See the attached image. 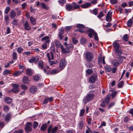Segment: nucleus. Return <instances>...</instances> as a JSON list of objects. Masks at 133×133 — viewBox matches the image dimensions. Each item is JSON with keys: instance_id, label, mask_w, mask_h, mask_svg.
<instances>
[{"instance_id": "48", "label": "nucleus", "mask_w": 133, "mask_h": 133, "mask_svg": "<svg viewBox=\"0 0 133 133\" xmlns=\"http://www.w3.org/2000/svg\"><path fill=\"white\" fill-rule=\"evenodd\" d=\"M62 52L64 53H69V50L68 49H64L63 50H62Z\"/></svg>"}, {"instance_id": "14", "label": "nucleus", "mask_w": 133, "mask_h": 133, "mask_svg": "<svg viewBox=\"0 0 133 133\" xmlns=\"http://www.w3.org/2000/svg\"><path fill=\"white\" fill-rule=\"evenodd\" d=\"M119 41H115L113 43V44L115 49H117L119 48V45L118 43Z\"/></svg>"}, {"instance_id": "60", "label": "nucleus", "mask_w": 133, "mask_h": 133, "mask_svg": "<svg viewBox=\"0 0 133 133\" xmlns=\"http://www.w3.org/2000/svg\"><path fill=\"white\" fill-rule=\"evenodd\" d=\"M10 33V28L8 27L7 29V31L6 32V34H9Z\"/></svg>"}, {"instance_id": "8", "label": "nucleus", "mask_w": 133, "mask_h": 133, "mask_svg": "<svg viewBox=\"0 0 133 133\" xmlns=\"http://www.w3.org/2000/svg\"><path fill=\"white\" fill-rule=\"evenodd\" d=\"M97 76L96 74L93 75L89 78V82L90 83H94L97 80Z\"/></svg>"}, {"instance_id": "42", "label": "nucleus", "mask_w": 133, "mask_h": 133, "mask_svg": "<svg viewBox=\"0 0 133 133\" xmlns=\"http://www.w3.org/2000/svg\"><path fill=\"white\" fill-rule=\"evenodd\" d=\"M123 85V81H121L118 84V86L119 88H122Z\"/></svg>"}, {"instance_id": "24", "label": "nucleus", "mask_w": 133, "mask_h": 133, "mask_svg": "<svg viewBox=\"0 0 133 133\" xmlns=\"http://www.w3.org/2000/svg\"><path fill=\"white\" fill-rule=\"evenodd\" d=\"M17 52L19 54L22 53L23 51V49L21 47H19L16 48Z\"/></svg>"}, {"instance_id": "23", "label": "nucleus", "mask_w": 133, "mask_h": 133, "mask_svg": "<svg viewBox=\"0 0 133 133\" xmlns=\"http://www.w3.org/2000/svg\"><path fill=\"white\" fill-rule=\"evenodd\" d=\"M94 95L92 94H90L88 95L86 97L87 98L88 100L89 101L92 100L94 97Z\"/></svg>"}, {"instance_id": "11", "label": "nucleus", "mask_w": 133, "mask_h": 133, "mask_svg": "<svg viewBox=\"0 0 133 133\" xmlns=\"http://www.w3.org/2000/svg\"><path fill=\"white\" fill-rule=\"evenodd\" d=\"M12 101V99L8 97H5L4 98V101L7 104H10Z\"/></svg>"}, {"instance_id": "46", "label": "nucleus", "mask_w": 133, "mask_h": 133, "mask_svg": "<svg viewBox=\"0 0 133 133\" xmlns=\"http://www.w3.org/2000/svg\"><path fill=\"white\" fill-rule=\"evenodd\" d=\"M66 2V0H59V3L61 5L65 3Z\"/></svg>"}, {"instance_id": "62", "label": "nucleus", "mask_w": 133, "mask_h": 133, "mask_svg": "<svg viewBox=\"0 0 133 133\" xmlns=\"http://www.w3.org/2000/svg\"><path fill=\"white\" fill-rule=\"evenodd\" d=\"M4 123L2 122H0V129L1 130L4 126Z\"/></svg>"}, {"instance_id": "34", "label": "nucleus", "mask_w": 133, "mask_h": 133, "mask_svg": "<svg viewBox=\"0 0 133 133\" xmlns=\"http://www.w3.org/2000/svg\"><path fill=\"white\" fill-rule=\"evenodd\" d=\"M11 117V115L9 114H7L5 117V121H8L10 119Z\"/></svg>"}, {"instance_id": "50", "label": "nucleus", "mask_w": 133, "mask_h": 133, "mask_svg": "<svg viewBox=\"0 0 133 133\" xmlns=\"http://www.w3.org/2000/svg\"><path fill=\"white\" fill-rule=\"evenodd\" d=\"M38 125V123L36 121H34V124L33 125L34 128L35 129L37 127Z\"/></svg>"}, {"instance_id": "21", "label": "nucleus", "mask_w": 133, "mask_h": 133, "mask_svg": "<svg viewBox=\"0 0 133 133\" xmlns=\"http://www.w3.org/2000/svg\"><path fill=\"white\" fill-rule=\"evenodd\" d=\"M30 20L31 24L33 25H35L36 22V19L32 17H30Z\"/></svg>"}, {"instance_id": "19", "label": "nucleus", "mask_w": 133, "mask_h": 133, "mask_svg": "<svg viewBox=\"0 0 133 133\" xmlns=\"http://www.w3.org/2000/svg\"><path fill=\"white\" fill-rule=\"evenodd\" d=\"M16 15V12L14 10H12L10 12V16L12 18H14Z\"/></svg>"}, {"instance_id": "49", "label": "nucleus", "mask_w": 133, "mask_h": 133, "mask_svg": "<svg viewBox=\"0 0 133 133\" xmlns=\"http://www.w3.org/2000/svg\"><path fill=\"white\" fill-rule=\"evenodd\" d=\"M89 101L88 100L86 96L84 97L83 99V102L85 103H87L89 102Z\"/></svg>"}, {"instance_id": "63", "label": "nucleus", "mask_w": 133, "mask_h": 133, "mask_svg": "<svg viewBox=\"0 0 133 133\" xmlns=\"http://www.w3.org/2000/svg\"><path fill=\"white\" fill-rule=\"evenodd\" d=\"M71 26H67L66 27V30L67 31H69L71 28Z\"/></svg>"}, {"instance_id": "61", "label": "nucleus", "mask_w": 133, "mask_h": 133, "mask_svg": "<svg viewBox=\"0 0 133 133\" xmlns=\"http://www.w3.org/2000/svg\"><path fill=\"white\" fill-rule=\"evenodd\" d=\"M93 14L96 15L98 14L97 10L96 9H95L93 10Z\"/></svg>"}, {"instance_id": "30", "label": "nucleus", "mask_w": 133, "mask_h": 133, "mask_svg": "<svg viewBox=\"0 0 133 133\" xmlns=\"http://www.w3.org/2000/svg\"><path fill=\"white\" fill-rule=\"evenodd\" d=\"M9 107L7 105H5L3 107V110L5 112H8L9 110Z\"/></svg>"}, {"instance_id": "20", "label": "nucleus", "mask_w": 133, "mask_h": 133, "mask_svg": "<svg viewBox=\"0 0 133 133\" xmlns=\"http://www.w3.org/2000/svg\"><path fill=\"white\" fill-rule=\"evenodd\" d=\"M40 4L41 6H40V7H42L43 9H49V7L44 3H41Z\"/></svg>"}, {"instance_id": "39", "label": "nucleus", "mask_w": 133, "mask_h": 133, "mask_svg": "<svg viewBox=\"0 0 133 133\" xmlns=\"http://www.w3.org/2000/svg\"><path fill=\"white\" fill-rule=\"evenodd\" d=\"M110 97L109 95H108L106 98L105 101L107 104L110 101Z\"/></svg>"}, {"instance_id": "1", "label": "nucleus", "mask_w": 133, "mask_h": 133, "mask_svg": "<svg viewBox=\"0 0 133 133\" xmlns=\"http://www.w3.org/2000/svg\"><path fill=\"white\" fill-rule=\"evenodd\" d=\"M32 125V123H31L28 122L26 125L25 128V130L26 133H28V132L30 131L31 130V127ZM14 133H23V131L22 130H20L18 131H15Z\"/></svg>"}, {"instance_id": "40", "label": "nucleus", "mask_w": 133, "mask_h": 133, "mask_svg": "<svg viewBox=\"0 0 133 133\" xmlns=\"http://www.w3.org/2000/svg\"><path fill=\"white\" fill-rule=\"evenodd\" d=\"M105 69L107 72H109L111 70V69L110 67L109 66H105Z\"/></svg>"}, {"instance_id": "28", "label": "nucleus", "mask_w": 133, "mask_h": 133, "mask_svg": "<svg viewBox=\"0 0 133 133\" xmlns=\"http://www.w3.org/2000/svg\"><path fill=\"white\" fill-rule=\"evenodd\" d=\"M22 73V72L20 71H17L14 73L13 74V75L14 76H17L19 75Z\"/></svg>"}, {"instance_id": "47", "label": "nucleus", "mask_w": 133, "mask_h": 133, "mask_svg": "<svg viewBox=\"0 0 133 133\" xmlns=\"http://www.w3.org/2000/svg\"><path fill=\"white\" fill-rule=\"evenodd\" d=\"M10 10V8L9 6L7 7L5 10V12L6 14H8Z\"/></svg>"}, {"instance_id": "4", "label": "nucleus", "mask_w": 133, "mask_h": 133, "mask_svg": "<svg viewBox=\"0 0 133 133\" xmlns=\"http://www.w3.org/2000/svg\"><path fill=\"white\" fill-rule=\"evenodd\" d=\"M47 57L48 58L49 60V63L50 65L51 66L55 63L53 61H50L51 59L53 60L54 59V57L53 54H52V52L49 53H48L46 55Z\"/></svg>"}, {"instance_id": "58", "label": "nucleus", "mask_w": 133, "mask_h": 133, "mask_svg": "<svg viewBox=\"0 0 133 133\" xmlns=\"http://www.w3.org/2000/svg\"><path fill=\"white\" fill-rule=\"evenodd\" d=\"M104 16L102 12H100L99 15L97 16L98 17L100 18L103 17Z\"/></svg>"}, {"instance_id": "9", "label": "nucleus", "mask_w": 133, "mask_h": 133, "mask_svg": "<svg viewBox=\"0 0 133 133\" xmlns=\"http://www.w3.org/2000/svg\"><path fill=\"white\" fill-rule=\"evenodd\" d=\"M38 59L39 58L37 56L32 57L30 58L29 61L30 63H36L38 61Z\"/></svg>"}, {"instance_id": "37", "label": "nucleus", "mask_w": 133, "mask_h": 133, "mask_svg": "<svg viewBox=\"0 0 133 133\" xmlns=\"http://www.w3.org/2000/svg\"><path fill=\"white\" fill-rule=\"evenodd\" d=\"M12 57L14 60H15L17 58V54L16 52H14L12 54Z\"/></svg>"}, {"instance_id": "10", "label": "nucleus", "mask_w": 133, "mask_h": 133, "mask_svg": "<svg viewBox=\"0 0 133 133\" xmlns=\"http://www.w3.org/2000/svg\"><path fill=\"white\" fill-rule=\"evenodd\" d=\"M112 12L109 11L107 14L106 18V20L107 22L110 21L111 20V17L112 16Z\"/></svg>"}, {"instance_id": "16", "label": "nucleus", "mask_w": 133, "mask_h": 133, "mask_svg": "<svg viewBox=\"0 0 133 133\" xmlns=\"http://www.w3.org/2000/svg\"><path fill=\"white\" fill-rule=\"evenodd\" d=\"M42 40L45 41V43L46 44L49 43L50 42V40L49 39V37L48 36H46L43 37Z\"/></svg>"}, {"instance_id": "38", "label": "nucleus", "mask_w": 133, "mask_h": 133, "mask_svg": "<svg viewBox=\"0 0 133 133\" xmlns=\"http://www.w3.org/2000/svg\"><path fill=\"white\" fill-rule=\"evenodd\" d=\"M132 23V21L131 19H130L128 21L127 23V25L128 26H131Z\"/></svg>"}, {"instance_id": "64", "label": "nucleus", "mask_w": 133, "mask_h": 133, "mask_svg": "<svg viewBox=\"0 0 133 133\" xmlns=\"http://www.w3.org/2000/svg\"><path fill=\"white\" fill-rule=\"evenodd\" d=\"M49 102V99L48 98H46L45 99L43 103L44 104L47 103Z\"/></svg>"}, {"instance_id": "26", "label": "nucleus", "mask_w": 133, "mask_h": 133, "mask_svg": "<svg viewBox=\"0 0 133 133\" xmlns=\"http://www.w3.org/2000/svg\"><path fill=\"white\" fill-rule=\"evenodd\" d=\"M10 70L5 69L3 72V75H6L8 74H10Z\"/></svg>"}, {"instance_id": "51", "label": "nucleus", "mask_w": 133, "mask_h": 133, "mask_svg": "<svg viewBox=\"0 0 133 133\" xmlns=\"http://www.w3.org/2000/svg\"><path fill=\"white\" fill-rule=\"evenodd\" d=\"M117 94V92L116 91L113 92L111 94V95L112 98H114Z\"/></svg>"}, {"instance_id": "43", "label": "nucleus", "mask_w": 133, "mask_h": 133, "mask_svg": "<svg viewBox=\"0 0 133 133\" xmlns=\"http://www.w3.org/2000/svg\"><path fill=\"white\" fill-rule=\"evenodd\" d=\"M77 27L79 28H82V29H83L84 28V26L81 24H78L77 25Z\"/></svg>"}, {"instance_id": "57", "label": "nucleus", "mask_w": 133, "mask_h": 133, "mask_svg": "<svg viewBox=\"0 0 133 133\" xmlns=\"http://www.w3.org/2000/svg\"><path fill=\"white\" fill-rule=\"evenodd\" d=\"M80 6L79 5H74L73 8L74 10V9H77L79 8Z\"/></svg>"}, {"instance_id": "15", "label": "nucleus", "mask_w": 133, "mask_h": 133, "mask_svg": "<svg viewBox=\"0 0 133 133\" xmlns=\"http://www.w3.org/2000/svg\"><path fill=\"white\" fill-rule=\"evenodd\" d=\"M24 26L25 29L27 30H29L31 29V27L29 26L28 22L27 21H25L24 24Z\"/></svg>"}, {"instance_id": "59", "label": "nucleus", "mask_w": 133, "mask_h": 133, "mask_svg": "<svg viewBox=\"0 0 133 133\" xmlns=\"http://www.w3.org/2000/svg\"><path fill=\"white\" fill-rule=\"evenodd\" d=\"M115 50L116 51V52L118 54H122V52L119 50V48H118V49H115Z\"/></svg>"}, {"instance_id": "17", "label": "nucleus", "mask_w": 133, "mask_h": 133, "mask_svg": "<svg viewBox=\"0 0 133 133\" xmlns=\"http://www.w3.org/2000/svg\"><path fill=\"white\" fill-rule=\"evenodd\" d=\"M91 5L90 3H86L84 4L81 5V7L84 8H88Z\"/></svg>"}, {"instance_id": "25", "label": "nucleus", "mask_w": 133, "mask_h": 133, "mask_svg": "<svg viewBox=\"0 0 133 133\" xmlns=\"http://www.w3.org/2000/svg\"><path fill=\"white\" fill-rule=\"evenodd\" d=\"M41 78V76L39 74L33 76L34 79L36 81H37L39 80Z\"/></svg>"}, {"instance_id": "33", "label": "nucleus", "mask_w": 133, "mask_h": 133, "mask_svg": "<svg viewBox=\"0 0 133 133\" xmlns=\"http://www.w3.org/2000/svg\"><path fill=\"white\" fill-rule=\"evenodd\" d=\"M11 23L13 25H16L18 24V21L17 20L15 19L11 22Z\"/></svg>"}, {"instance_id": "41", "label": "nucleus", "mask_w": 133, "mask_h": 133, "mask_svg": "<svg viewBox=\"0 0 133 133\" xmlns=\"http://www.w3.org/2000/svg\"><path fill=\"white\" fill-rule=\"evenodd\" d=\"M115 104V103L114 102H111L109 105L108 107V109H110L111 108L114 106Z\"/></svg>"}, {"instance_id": "53", "label": "nucleus", "mask_w": 133, "mask_h": 133, "mask_svg": "<svg viewBox=\"0 0 133 133\" xmlns=\"http://www.w3.org/2000/svg\"><path fill=\"white\" fill-rule=\"evenodd\" d=\"M128 35L127 34H125L123 36V39L125 41H127L128 40Z\"/></svg>"}, {"instance_id": "12", "label": "nucleus", "mask_w": 133, "mask_h": 133, "mask_svg": "<svg viewBox=\"0 0 133 133\" xmlns=\"http://www.w3.org/2000/svg\"><path fill=\"white\" fill-rule=\"evenodd\" d=\"M23 81L24 83L27 84L29 83L30 80L28 77L24 76L23 77Z\"/></svg>"}, {"instance_id": "54", "label": "nucleus", "mask_w": 133, "mask_h": 133, "mask_svg": "<svg viewBox=\"0 0 133 133\" xmlns=\"http://www.w3.org/2000/svg\"><path fill=\"white\" fill-rule=\"evenodd\" d=\"M22 8L23 9H24L26 7L27 4L25 3H24L22 4Z\"/></svg>"}, {"instance_id": "44", "label": "nucleus", "mask_w": 133, "mask_h": 133, "mask_svg": "<svg viewBox=\"0 0 133 133\" xmlns=\"http://www.w3.org/2000/svg\"><path fill=\"white\" fill-rule=\"evenodd\" d=\"M112 63L114 66H117L119 64V63L118 62H116L115 61H112Z\"/></svg>"}, {"instance_id": "6", "label": "nucleus", "mask_w": 133, "mask_h": 133, "mask_svg": "<svg viewBox=\"0 0 133 133\" xmlns=\"http://www.w3.org/2000/svg\"><path fill=\"white\" fill-rule=\"evenodd\" d=\"M58 129L57 127H55L54 128H53L52 126L50 125L48 128V133H56V131Z\"/></svg>"}, {"instance_id": "55", "label": "nucleus", "mask_w": 133, "mask_h": 133, "mask_svg": "<svg viewBox=\"0 0 133 133\" xmlns=\"http://www.w3.org/2000/svg\"><path fill=\"white\" fill-rule=\"evenodd\" d=\"M21 87L22 89L24 90H26L27 88V87L24 84H22L21 85Z\"/></svg>"}, {"instance_id": "32", "label": "nucleus", "mask_w": 133, "mask_h": 133, "mask_svg": "<svg viewBox=\"0 0 133 133\" xmlns=\"http://www.w3.org/2000/svg\"><path fill=\"white\" fill-rule=\"evenodd\" d=\"M78 124L79 129H82L83 126V121L82 120H81L79 122Z\"/></svg>"}, {"instance_id": "29", "label": "nucleus", "mask_w": 133, "mask_h": 133, "mask_svg": "<svg viewBox=\"0 0 133 133\" xmlns=\"http://www.w3.org/2000/svg\"><path fill=\"white\" fill-rule=\"evenodd\" d=\"M47 127V124L45 123L43 124L41 127V129L42 130L44 131L45 130Z\"/></svg>"}, {"instance_id": "56", "label": "nucleus", "mask_w": 133, "mask_h": 133, "mask_svg": "<svg viewBox=\"0 0 133 133\" xmlns=\"http://www.w3.org/2000/svg\"><path fill=\"white\" fill-rule=\"evenodd\" d=\"M42 48L44 49H45L47 48V44L45 43L43 44L42 45Z\"/></svg>"}, {"instance_id": "45", "label": "nucleus", "mask_w": 133, "mask_h": 133, "mask_svg": "<svg viewBox=\"0 0 133 133\" xmlns=\"http://www.w3.org/2000/svg\"><path fill=\"white\" fill-rule=\"evenodd\" d=\"M86 41V39L84 38H82L81 39V42L82 44H84L85 43Z\"/></svg>"}, {"instance_id": "18", "label": "nucleus", "mask_w": 133, "mask_h": 133, "mask_svg": "<svg viewBox=\"0 0 133 133\" xmlns=\"http://www.w3.org/2000/svg\"><path fill=\"white\" fill-rule=\"evenodd\" d=\"M66 9L68 11L73 10V6L70 4L66 5Z\"/></svg>"}, {"instance_id": "13", "label": "nucleus", "mask_w": 133, "mask_h": 133, "mask_svg": "<svg viewBox=\"0 0 133 133\" xmlns=\"http://www.w3.org/2000/svg\"><path fill=\"white\" fill-rule=\"evenodd\" d=\"M37 89L35 86H33L31 87L30 89V92L32 94H34L37 91Z\"/></svg>"}, {"instance_id": "2", "label": "nucleus", "mask_w": 133, "mask_h": 133, "mask_svg": "<svg viewBox=\"0 0 133 133\" xmlns=\"http://www.w3.org/2000/svg\"><path fill=\"white\" fill-rule=\"evenodd\" d=\"M89 33L88 34L90 37L91 38L92 37V35L94 36L95 39V40L98 41V38L97 36V34L92 29H90L88 30Z\"/></svg>"}, {"instance_id": "22", "label": "nucleus", "mask_w": 133, "mask_h": 133, "mask_svg": "<svg viewBox=\"0 0 133 133\" xmlns=\"http://www.w3.org/2000/svg\"><path fill=\"white\" fill-rule=\"evenodd\" d=\"M60 31H59V33L60 34L59 35V37L60 38V39H63V36L61 35L62 34H63L64 32V30L62 28H61L59 30Z\"/></svg>"}, {"instance_id": "35", "label": "nucleus", "mask_w": 133, "mask_h": 133, "mask_svg": "<svg viewBox=\"0 0 133 133\" xmlns=\"http://www.w3.org/2000/svg\"><path fill=\"white\" fill-rule=\"evenodd\" d=\"M93 72L91 69H88L86 71V73L87 75H88L91 74Z\"/></svg>"}, {"instance_id": "5", "label": "nucleus", "mask_w": 133, "mask_h": 133, "mask_svg": "<svg viewBox=\"0 0 133 133\" xmlns=\"http://www.w3.org/2000/svg\"><path fill=\"white\" fill-rule=\"evenodd\" d=\"M12 88L11 91L15 93H17L19 91V86L18 84H12Z\"/></svg>"}, {"instance_id": "52", "label": "nucleus", "mask_w": 133, "mask_h": 133, "mask_svg": "<svg viewBox=\"0 0 133 133\" xmlns=\"http://www.w3.org/2000/svg\"><path fill=\"white\" fill-rule=\"evenodd\" d=\"M72 41L73 43L75 44H77L78 42V41L74 38H72Z\"/></svg>"}, {"instance_id": "3", "label": "nucleus", "mask_w": 133, "mask_h": 133, "mask_svg": "<svg viewBox=\"0 0 133 133\" xmlns=\"http://www.w3.org/2000/svg\"><path fill=\"white\" fill-rule=\"evenodd\" d=\"M66 62L64 58L62 59L59 63L60 69H59V71L62 70L66 65Z\"/></svg>"}, {"instance_id": "31", "label": "nucleus", "mask_w": 133, "mask_h": 133, "mask_svg": "<svg viewBox=\"0 0 133 133\" xmlns=\"http://www.w3.org/2000/svg\"><path fill=\"white\" fill-rule=\"evenodd\" d=\"M38 66L41 69H43V63L42 61H40L39 62Z\"/></svg>"}, {"instance_id": "27", "label": "nucleus", "mask_w": 133, "mask_h": 133, "mask_svg": "<svg viewBox=\"0 0 133 133\" xmlns=\"http://www.w3.org/2000/svg\"><path fill=\"white\" fill-rule=\"evenodd\" d=\"M32 71L31 69H28L26 70V74L29 76L32 75Z\"/></svg>"}, {"instance_id": "36", "label": "nucleus", "mask_w": 133, "mask_h": 133, "mask_svg": "<svg viewBox=\"0 0 133 133\" xmlns=\"http://www.w3.org/2000/svg\"><path fill=\"white\" fill-rule=\"evenodd\" d=\"M85 112V109H81L79 115L81 116H83Z\"/></svg>"}, {"instance_id": "7", "label": "nucleus", "mask_w": 133, "mask_h": 133, "mask_svg": "<svg viewBox=\"0 0 133 133\" xmlns=\"http://www.w3.org/2000/svg\"><path fill=\"white\" fill-rule=\"evenodd\" d=\"M85 58L88 61H92L93 59V55L90 52H87L85 54Z\"/></svg>"}]
</instances>
